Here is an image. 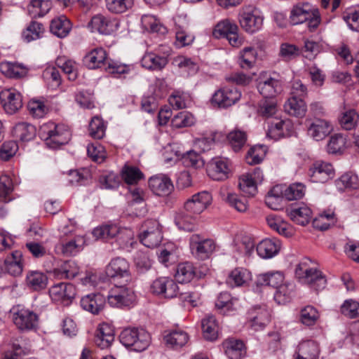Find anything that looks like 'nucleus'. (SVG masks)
Wrapping results in <instances>:
<instances>
[{
    "label": "nucleus",
    "instance_id": "obj_1",
    "mask_svg": "<svg viewBox=\"0 0 359 359\" xmlns=\"http://www.w3.org/2000/svg\"><path fill=\"white\" fill-rule=\"evenodd\" d=\"M39 134L50 148L67 143L71 137L69 130L65 126L53 122L43 123L39 128Z\"/></svg>",
    "mask_w": 359,
    "mask_h": 359
},
{
    "label": "nucleus",
    "instance_id": "obj_2",
    "mask_svg": "<svg viewBox=\"0 0 359 359\" xmlns=\"http://www.w3.org/2000/svg\"><path fill=\"white\" fill-rule=\"evenodd\" d=\"M119 338L124 346L137 352L147 349L151 341L149 332L142 328L127 327L121 332Z\"/></svg>",
    "mask_w": 359,
    "mask_h": 359
},
{
    "label": "nucleus",
    "instance_id": "obj_3",
    "mask_svg": "<svg viewBox=\"0 0 359 359\" xmlns=\"http://www.w3.org/2000/svg\"><path fill=\"white\" fill-rule=\"evenodd\" d=\"M290 21L292 25L306 22L310 31L315 30L320 22L319 12L308 3L299 4L290 11Z\"/></svg>",
    "mask_w": 359,
    "mask_h": 359
},
{
    "label": "nucleus",
    "instance_id": "obj_4",
    "mask_svg": "<svg viewBox=\"0 0 359 359\" xmlns=\"http://www.w3.org/2000/svg\"><path fill=\"white\" fill-rule=\"evenodd\" d=\"M309 263V260L305 259L297 266L295 269L296 277L302 283L309 285L316 291L324 289L327 283L325 276L318 269L310 268Z\"/></svg>",
    "mask_w": 359,
    "mask_h": 359
},
{
    "label": "nucleus",
    "instance_id": "obj_5",
    "mask_svg": "<svg viewBox=\"0 0 359 359\" xmlns=\"http://www.w3.org/2000/svg\"><path fill=\"white\" fill-rule=\"evenodd\" d=\"M10 313L14 325L22 332L35 330L39 326V315L29 309L17 305Z\"/></svg>",
    "mask_w": 359,
    "mask_h": 359
},
{
    "label": "nucleus",
    "instance_id": "obj_6",
    "mask_svg": "<svg viewBox=\"0 0 359 359\" xmlns=\"http://www.w3.org/2000/svg\"><path fill=\"white\" fill-rule=\"evenodd\" d=\"M124 283H114L107 295V302L111 307L125 308L135 304L136 295L133 289Z\"/></svg>",
    "mask_w": 359,
    "mask_h": 359
},
{
    "label": "nucleus",
    "instance_id": "obj_7",
    "mask_svg": "<svg viewBox=\"0 0 359 359\" xmlns=\"http://www.w3.org/2000/svg\"><path fill=\"white\" fill-rule=\"evenodd\" d=\"M105 272L114 283L128 284L131 280L130 264L122 257L112 259L106 266Z\"/></svg>",
    "mask_w": 359,
    "mask_h": 359
},
{
    "label": "nucleus",
    "instance_id": "obj_8",
    "mask_svg": "<svg viewBox=\"0 0 359 359\" xmlns=\"http://www.w3.org/2000/svg\"><path fill=\"white\" fill-rule=\"evenodd\" d=\"M142 229L140 234L141 243L149 248L157 247L163 238L158 222L155 219H148L144 222Z\"/></svg>",
    "mask_w": 359,
    "mask_h": 359
},
{
    "label": "nucleus",
    "instance_id": "obj_9",
    "mask_svg": "<svg viewBox=\"0 0 359 359\" xmlns=\"http://www.w3.org/2000/svg\"><path fill=\"white\" fill-rule=\"evenodd\" d=\"M149 290L155 295L170 299L177 296L179 287L172 278L160 277L151 283Z\"/></svg>",
    "mask_w": 359,
    "mask_h": 359
},
{
    "label": "nucleus",
    "instance_id": "obj_10",
    "mask_svg": "<svg viewBox=\"0 0 359 359\" xmlns=\"http://www.w3.org/2000/svg\"><path fill=\"white\" fill-rule=\"evenodd\" d=\"M118 26L116 20L100 14L93 16L88 25L91 32H97L104 35L112 34L118 29Z\"/></svg>",
    "mask_w": 359,
    "mask_h": 359
},
{
    "label": "nucleus",
    "instance_id": "obj_11",
    "mask_svg": "<svg viewBox=\"0 0 359 359\" xmlns=\"http://www.w3.org/2000/svg\"><path fill=\"white\" fill-rule=\"evenodd\" d=\"M212 195L207 191L194 194L184 203L186 212L193 215H199L203 212L211 203Z\"/></svg>",
    "mask_w": 359,
    "mask_h": 359
},
{
    "label": "nucleus",
    "instance_id": "obj_12",
    "mask_svg": "<svg viewBox=\"0 0 359 359\" xmlns=\"http://www.w3.org/2000/svg\"><path fill=\"white\" fill-rule=\"evenodd\" d=\"M0 101L8 114H14L22 107V96L13 88H6L0 92Z\"/></svg>",
    "mask_w": 359,
    "mask_h": 359
},
{
    "label": "nucleus",
    "instance_id": "obj_13",
    "mask_svg": "<svg viewBox=\"0 0 359 359\" xmlns=\"http://www.w3.org/2000/svg\"><path fill=\"white\" fill-rule=\"evenodd\" d=\"M93 236L97 239L109 240L116 237L117 235L120 236H126L129 241L126 242V245L132 244L133 233L130 229H121L116 224L102 225L93 229Z\"/></svg>",
    "mask_w": 359,
    "mask_h": 359
},
{
    "label": "nucleus",
    "instance_id": "obj_14",
    "mask_svg": "<svg viewBox=\"0 0 359 359\" xmlns=\"http://www.w3.org/2000/svg\"><path fill=\"white\" fill-rule=\"evenodd\" d=\"M190 248L198 259H205L214 252L215 244L211 239L201 240L198 234H194L190 238Z\"/></svg>",
    "mask_w": 359,
    "mask_h": 359
},
{
    "label": "nucleus",
    "instance_id": "obj_15",
    "mask_svg": "<svg viewBox=\"0 0 359 359\" xmlns=\"http://www.w3.org/2000/svg\"><path fill=\"white\" fill-rule=\"evenodd\" d=\"M294 130V126L290 119L275 118L268 123L266 135L271 139L278 140L290 136Z\"/></svg>",
    "mask_w": 359,
    "mask_h": 359
},
{
    "label": "nucleus",
    "instance_id": "obj_16",
    "mask_svg": "<svg viewBox=\"0 0 359 359\" xmlns=\"http://www.w3.org/2000/svg\"><path fill=\"white\" fill-rule=\"evenodd\" d=\"M241 97V93L236 88H222L213 94L212 102L226 108L236 103Z\"/></svg>",
    "mask_w": 359,
    "mask_h": 359
},
{
    "label": "nucleus",
    "instance_id": "obj_17",
    "mask_svg": "<svg viewBox=\"0 0 359 359\" xmlns=\"http://www.w3.org/2000/svg\"><path fill=\"white\" fill-rule=\"evenodd\" d=\"M75 294V288L70 283H60L49 289V294L52 300L64 305H68Z\"/></svg>",
    "mask_w": 359,
    "mask_h": 359
},
{
    "label": "nucleus",
    "instance_id": "obj_18",
    "mask_svg": "<svg viewBox=\"0 0 359 359\" xmlns=\"http://www.w3.org/2000/svg\"><path fill=\"white\" fill-rule=\"evenodd\" d=\"M148 184L150 190L158 196H167L174 189L170 178L163 174H158L151 177L149 179Z\"/></svg>",
    "mask_w": 359,
    "mask_h": 359
},
{
    "label": "nucleus",
    "instance_id": "obj_19",
    "mask_svg": "<svg viewBox=\"0 0 359 359\" xmlns=\"http://www.w3.org/2000/svg\"><path fill=\"white\" fill-rule=\"evenodd\" d=\"M263 20V17L256 9L244 11L239 18L241 27L249 33H255L259 30L262 27Z\"/></svg>",
    "mask_w": 359,
    "mask_h": 359
},
{
    "label": "nucleus",
    "instance_id": "obj_20",
    "mask_svg": "<svg viewBox=\"0 0 359 359\" xmlns=\"http://www.w3.org/2000/svg\"><path fill=\"white\" fill-rule=\"evenodd\" d=\"M334 170L332 164L318 161L313 163L309 169V175L313 182L324 183L333 177Z\"/></svg>",
    "mask_w": 359,
    "mask_h": 359
},
{
    "label": "nucleus",
    "instance_id": "obj_21",
    "mask_svg": "<svg viewBox=\"0 0 359 359\" xmlns=\"http://www.w3.org/2000/svg\"><path fill=\"white\" fill-rule=\"evenodd\" d=\"M163 49V55H158L155 53H147L142 59L143 67L150 70H161L168 64V56L170 53V49L168 46H161Z\"/></svg>",
    "mask_w": 359,
    "mask_h": 359
},
{
    "label": "nucleus",
    "instance_id": "obj_22",
    "mask_svg": "<svg viewBox=\"0 0 359 359\" xmlns=\"http://www.w3.org/2000/svg\"><path fill=\"white\" fill-rule=\"evenodd\" d=\"M259 93L266 98H273L280 93L283 90L280 80L271 76H260L257 82Z\"/></svg>",
    "mask_w": 359,
    "mask_h": 359
},
{
    "label": "nucleus",
    "instance_id": "obj_23",
    "mask_svg": "<svg viewBox=\"0 0 359 359\" xmlns=\"http://www.w3.org/2000/svg\"><path fill=\"white\" fill-rule=\"evenodd\" d=\"M154 88V95L144 96L142 100V109L148 113H153L157 109L158 100L163 97L165 92V81L163 79H156Z\"/></svg>",
    "mask_w": 359,
    "mask_h": 359
},
{
    "label": "nucleus",
    "instance_id": "obj_24",
    "mask_svg": "<svg viewBox=\"0 0 359 359\" xmlns=\"http://www.w3.org/2000/svg\"><path fill=\"white\" fill-rule=\"evenodd\" d=\"M207 172L213 180H224L229 177L230 168L226 158H215L208 164Z\"/></svg>",
    "mask_w": 359,
    "mask_h": 359
},
{
    "label": "nucleus",
    "instance_id": "obj_25",
    "mask_svg": "<svg viewBox=\"0 0 359 359\" xmlns=\"http://www.w3.org/2000/svg\"><path fill=\"white\" fill-rule=\"evenodd\" d=\"M320 353V345L317 341L302 340L297 346L294 359H318Z\"/></svg>",
    "mask_w": 359,
    "mask_h": 359
},
{
    "label": "nucleus",
    "instance_id": "obj_26",
    "mask_svg": "<svg viewBox=\"0 0 359 359\" xmlns=\"http://www.w3.org/2000/svg\"><path fill=\"white\" fill-rule=\"evenodd\" d=\"M109 60L107 51L102 47L91 50L83 58L86 66L91 69L101 67L105 69Z\"/></svg>",
    "mask_w": 359,
    "mask_h": 359
},
{
    "label": "nucleus",
    "instance_id": "obj_27",
    "mask_svg": "<svg viewBox=\"0 0 359 359\" xmlns=\"http://www.w3.org/2000/svg\"><path fill=\"white\" fill-rule=\"evenodd\" d=\"M330 122L323 118L313 119L308 126V134L313 140L320 141L325 139L332 130Z\"/></svg>",
    "mask_w": 359,
    "mask_h": 359
},
{
    "label": "nucleus",
    "instance_id": "obj_28",
    "mask_svg": "<svg viewBox=\"0 0 359 359\" xmlns=\"http://www.w3.org/2000/svg\"><path fill=\"white\" fill-rule=\"evenodd\" d=\"M270 312L265 307H255L250 313L249 325L255 331L263 330L270 322Z\"/></svg>",
    "mask_w": 359,
    "mask_h": 359
},
{
    "label": "nucleus",
    "instance_id": "obj_29",
    "mask_svg": "<svg viewBox=\"0 0 359 359\" xmlns=\"http://www.w3.org/2000/svg\"><path fill=\"white\" fill-rule=\"evenodd\" d=\"M105 303L106 298L100 293L87 294L80 302L82 309L93 314H98L104 309Z\"/></svg>",
    "mask_w": 359,
    "mask_h": 359
},
{
    "label": "nucleus",
    "instance_id": "obj_30",
    "mask_svg": "<svg viewBox=\"0 0 359 359\" xmlns=\"http://www.w3.org/2000/svg\"><path fill=\"white\" fill-rule=\"evenodd\" d=\"M221 199L233 207L238 212L247 210L248 205L245 198H240L228 185H223L219 192Z\"/></svg>",
    "mask_w": 359,
    "mask_h": 359
},
{
    "label": "nucleus",
    "instance_id": "obj_31",
    "mask_svg": "<svg viewBox=\"0 0 359 359\" xmlns=\"http://www.w3.org/2000/svg\"><path fill=\"white\" fill-rule=\"evenodd\" d=\"M222 346L226 355L229 359H242L246 355V346L240 339H227L223 342Z\"/></svg>",
    "mask_w": 359,
    "mask_h": 359
},
{
    "label": "nucleus",
    "instance_id": "obj_32",
    "mask_svg": "<svg viewBox=\"0 0 359 359\" xmlns=\"http://www.w3.org/2000/svg\"><path fill=\"white\" fill-rule=\"evenodd\" d=\"M114 340V330L108 323L99 325L95 335V344L102 349L109 348Z\"/></svg>",
    "mask_w": 359,
    "mask_h": 359
},
{
    "label": "nucleus",
    "instance_id": "obj_33",
    "mask_svg": "<svg viewBox=\"0 0 359 359\" xmlns=\"http://www.w3.org/2000/svg\"><path fill=\"white\" fill-rule=\"evenodd\" d=\"M287 216L297 224L305 226L312 218V211L306 205L292 206L286 210Z\"/></svg>",
    "mask_w": 359,
    "mask_h": 359
},
{
    "label": "nucleus",
    "instance_id": "obj_34",
    "mask_svg": "<svg viewBox=\"0 0 359 359\" xmlns=\"http://www.w3.org/2000/svg\"><path fill=\"white\" fill-rule=\"evenodd\" d=\"M22 254L20 251H13L4 260L3 270L13 276H19L22 272Z\"/></svg>",
    "mask_w": 359,
    "mask_h": 359
},
{
    "label": "nucleus",
    "instance_id": "obj_35",
    "mask_svg": "<svg viewBox=\"0 0 359 359\" xmlns=\"http://www.w3.org/2000/svg\"><path fill=\"white\" fill-rule=\"evenodd\" d=\"M280 249V242L277 239H264L257 246L258 255L264 259H269L276 255Z\"/></svg>",
    "mask_w": 359,
    "mask_h": 359
},
{
    "label": "nucleus",
    "instance_id": "obj_36",
    "mask_svg": "<svg viewBox=\"0 0 359 359\" xmlns=\"http://www.w3.org/2000/svg\"><path fill=\"white\" fill-rule=\"evenodd\" d=\"M266 222L271 229L285 237H291L293 234L292 226L280 216L273 214L266 217Z\"/></svg>",
    "mask_w": 359,
    "mask_h": 359
},
{
    "label": "nucleus",
    "instance_id": "obj_37",
    "mask_svg": "<svg viewBox=\"0 0 359 359\" xmlns=\"http://www.w3.org/2000/svg\"><path fill=\"white\" fill-rule=\"evenodd\" d=\"M203 337L208 341H215L218 337V323L215 317L208 314L201 320Z\"/></svg>",
    "mask_w": 359,
    "mask_h": 359
},
{
    "label": "nucleus",
    "instance_id": "obj_38",
    "mask_svg": "<svg viewBox=\"0 0 359 359\" xmlns=\"http://www.w3.org/2000/svg\"><path fill=\"white\" fill-rule=\"evenodd\" d=\"M26 284L31 290L39 291L44 289L48 284L47 276L39 271H29L26 276Z\"/></svg>",
    "mask_w": 359,
    "mask_h": 359
},
{
    "label": "nucleus",
    "instance_id": "obj_39",
    "mask_svg": "<svg viewBox=\"0 0 359 359\" xmlns=\"http://www.w3.org/2000/svg\"><path fill=\"white\" fill-rule=\"evenodd\" d=\"M284 278V274L281 271H269L259 275L257 279V284L261 286H269L277 288L283 283Z\"/></svg>",
    "mask_w": 359,
    "mask_h": 359
},
{
    "label": "nucleus",
    "instance_id": "obj_40",
    "mask_svg": "<svg viewBox=\"0 0 359 359\" xmlns=\"http://www.w3.org/2000/svg\"><path fill=\"white\" fill-rule=\"evenodd\" d=\"M51 8L50 0H31L27 6V11L32 18H36L44 16Z\"/></svg>",
    "mask_w": 359,
    "mask_h": 359
},
{
    "label": "nucleus",
    "instance_id": "obj_41",
    "mask_svg": "<svg viewBox=\"0 0 359 359\" xmlns=\"http://www.w3.org/2000/svg\"><path fill=\"white\" fill-rule=\"evenodd\" d=\"M284 109L286 113L296 117H303L306 112V105L304 100L295 97H291L287 100L284 104Z\"/></svg>",
    "mask_w": 359,
    "mask_h": 359
},
{
    "label": "nucleus",
    "instance_id": "obj_42",
    "mask_svg": "<svg viewBox=\"0 0 359 359\" xmlns=\"http://www.w3.org/2000/svg\"><path fill=\"white\" fill-rule=\"evenodd\" d=\"M71 28L70 21L64 15L53 19L50 25V32L60 38L67 36Z\"/></svg>",
    "mask_w": 359,
    "mask_h": 359
},
{
    "label": "nucleus",
    "instance_id": "obj_43",
    "mask_svg": "<svg viewBox=\"0 0 359 359\" xmlns=\"http://www.w3.org/2000/svg\"><path fill=\"white\" fill-rule=\"evenodd\" d=\"M295 285L293 283H285L276 288L274 299L279 304L289 302L294 295Z\"/></svg>",
    "mask_w": 359,
    "mask_h": 359
},
{
    "label": "nucleus",
    "instance_id": "obj_44",
    "mask_svg": "<svg viewBox=\"0 0 359 359\" xmlns=\"http://www.w3.org/2000/svg\"><path fill=\"white\" fill-rule=\"evenodd\" d=\"M250 279V272L243 268H236L229 275L226 283L231 287H240L245 285Z\"/></svg>",
    "mask_w": 359,
    "mask_h": 359
},
{
    "label": "nucleus",
    "instance_id": "obj_45",
    "mask_svg": "<svg viewBox=\"0 0 359 359\" xmlns=\"http://www.w3.org/2000/svg\"><path fill=\"white\" fill-rule=\"evenodd\" d=\"M13 135L23 142L33 140L36 135V128L27 123H18L13 130Z\"/></svg>",
    "mask_w": 359,
    "mask_h": 359
},
{
    "label": "nucleus",
    "instance_id": "obj_46",
    "mask_svg": "<svg viewBox=\"0 0 359 359\" xmlns=\"http://www.w3.org/2000/svg\"><path fill=\"white\" fill-rule=\"evenodd\" d=\"M141 22L144 29L150 32L164 35L168 32L167 28L154 15H144Z\"/></svg>",
    "mask_w": 359,
    "mask_h": 359
},
{
    "label": "nucleus",
    "instance_id": "obj_47",
    "mask_svg": "<svg viewBox=\"0 0 359 359\" xmlns=\"http://www.w3.org/2000/svg\"><path fill=\"white\" fill-rule=\"evenodd\" d=\"M238 31L237 25L229 19H224L219 21L215 27L212 35L217 38H226L229 34Z\"/></svg>",
    "mask_w": 359,
    "mask_h": 359
},
{
    "label": "nucleus",
    "instance_id": "obj_48",
    "mask_svg": "<svg viewBox=\"0 0 359 359\" xmlns=\"http://www.w3.org/2000/svg\"><path fill=\"white\" fill-rule=\"evenodd\" d=\"M284 198L283 189L280 186L273 187L265 197L266 205L272 210H279Z\"/></svg>",
    "mask_w": 359,
    "mask_h": 359
},
{
    "label": "nucleus",
    "instance_id": "obj_49",
    "mask_svg": "<svg viewBox=\"0 0 359 359\" xmlns=\"http://www.w3.org/2000/svg\"><path fill=\"white\" fill-rule=\"evenodd\" d=\"M335 185L340 191L346 189H356L359 187L358 176L352 172L344 173L335 181Z\"/></svg>",
    "mask_w": 359,
    "mask_h": 359
},
{
    "label": "nucleus",
    "instance_id": "obj_50",
    "mask_svg": "<svg viewBox=\"0 0 359 359\" xmlns=\"http://www.w3.org/2000/svg\"><path fill=\"white\" fill-rule=\"evenodd\" d=\"M188 334L180 330H173L165 336V343L174 348H181L189 341Z\"/></svg>",
    "mask_w": 359,
    "mask_h": 359
},
{
    "label": "nucleus",
    "instance_id": "obj_51",
    "mask_svg": "<svg viewBox=\"0 0 359 359\" xmlns=\"http://www.w3.org/2000/svg\"><path fill=\"white\" fill-rule=\"evenodd\" d=\"M227 140L232 149L239 151L245 145L247 141V134L245 131L235 128L227 135Z\"/></svg>",
    "mask_w": 359,
    "mask_h": 359
},
{
    "label": "nucleus",
    "instance_id": "obj_52",
    "mask_svg": "<svg viewBox=\"0 0 359 359\" xmlns=\"http://www.w3.org/2000/svg\"><path fill=\"white\" fill-rule=\"evenodd\" d=\"M195 276V269L190 262L181 263L177 265L175 278L179 283H189Z\"/></svg>",
    "mask_w": 359,
    "mask_h": 359
},
{
    "label": "nucleus",
    "instance_id": "obj_53",
    "mask_svg": "<svg viewBox=\"0 0 359 359\" xmlns=\"http://www.w3.org/2000/svg\"><path fill=\"white\" fill-rule=\"evenodd\" d=\"M79 272L77 264L74 261L64 262L59 268L54 270L55 276L60 278H73Z\"/></svg>",
    "mask_w": 359,
    "mask_h": 359
},
{
    "label": "nucleus",
    "instance_id": "obj_54",
    "mask_svg": "<svg viewBox=\"0 0 359 359\" xmlns=\"http://www.w3.org/2000/svg\"><path fill=\"white\" fill-rule=\"evenodd\" d=\"M56 65L67 75L69 80L74 81L77 78V65L74 61L60 57L56 60Z\"/></svg>",
    "mask_w": 359,
    "mask_h": 359
},
{
    "label": "nucleus",
    "instance_id": "obj_55",
    "mask_svg": "<svg viewBox=\"0 0 359 359\" xmlns=\"http://www.w3.org/2000/svg\"><path fill=\"white\" fill-rule=\"evenodd\" d=\"M13 191V184L10 176L2 175L0 176V202L8 203L13 198L11 194Z\"/></svg>",
    "mask_w": 359,
    "mask_h": 359
},
{
    "label": "nucleus",
    "instance_id": "obj_56",
    "mask_svg": "<svg viewBox=\"0 0 359 359\" xmlns=\"http://www.w3.org/2000/svg\"><path fill=\"white\" fill-rule=\"evenodd\" d=\"M105 2L107 10L115 14L126 13L134 4V0H105Z\"/></svg>",
    "mask_w": 359,
    "mask_h": 359
},
{
    "label": "nucleus",
    "instance_id": "obj_57",
    "mask_svg": "<svg viewBox=\"0 0 359 359\" xmlns=\"http://www.w3.org/2000/svg\"><path fill=\"white\" fill-rule=\"evenodd\" d=\"M44 32L43 25L36 21H32L25 30L22 32L24 39L30 42L41 38Z\"/></svg>",
    "mask_w": 359,
    "mask_h": 359
},
{
    "label": "nucleus",
    "instance_id": "obj_58",
    "mask_svg": "<svg viewBox=\"0 0 359 359\" xmlns=\"http://www.w3.org/2000/svg\"><path fill=\"white\" fill-rule=\"evenodd\" d=\"M121 177L126 183L135 184L144 177V175L138 168L126 165L122 168Z\"/></svg>",
    "mask_w": 359,
    "mask_h": 359
},
{
    "label": "nucleus",
    "instance_id": "obj_59",
    "mask_svg": "<svg viewBox=\"0 0 359 359\" xmlns=\"http://www.w3.org/2000/svg\"><path fill=\"white\" fill-rule=\"evenodd\" d=\"M106 128L104 121L95 116L89 123V135L94 139L100 140L105 135Z\"/></svg>",
    "mask_w": 359,
    "mask_h": 359
},
{
    "label": "nucleus",
    "instance_id": "obj_60",
    "mask_svg": "<svg viewBox=\"0 0 359 359\" xmlns=\"http://www.w3.org/2000/svg\"><path fill=\"white\" fill-rule=\"evenodd\" d=\"M194 215L189 213L188 212L180 211L177 213L175 217V222L179 229L191 231L194 229Z\"/></svg>",
    "mask_w": 359,
    "mask_h": 359
},
{
    "label": "nucleus",
    "instance_id": "obj_61",
    "mask_svg": "<svg viewBox=\"0 0 359 359\" xmlns=\"http://www.w3.org/2000/svg\"><path fill=\"white\" fill-rule=\"evenodd\" d=\"M177 156L181 157L186 167L198 168L204 165V162L201 156L194 151L191 150L183 154L177 153Z\"/></svg>",
    "mask_w": 359,
    "mask_h": 359
},
{
    "label": "nucleus",
    "instance_id": "obj_62",
    "mask_svg": "<svg viewBox=\"0 0 359 359\" xmlns=\"http://www.w3.org/2000/svg\"><path fill=\"white\" fill-rule=\"evenodd\" d=\"M305 188L302 183H292L283 190L284 198L287 201L300 199L305 194Z\"/></svg>",
    "mask_w": 359,
    "mask_h": 359
},
{
    "label": "nucleus",
    "instance_id": "obj_63",
    "mask_svg": "<svg viewBox=\"0 0 359 359\" xmlns=\"http://www.w3.org/2000/svg\"><path fill=\"white\" fill-rule=\"evenodd\" d=\"M257 51L252 47L245 48L240 55V66L243 69H250L253 67L257 59Z\"/></svg>",
    "mask_w": 359,
    "mask_h": 359
},
{
    "label": "nucleus",
    "instance_id": "obj_64",
    "mask_svg": "<svg viewBox=\"0 0 359 359\" xmlns=\"http://www.w3.org/2000/svg\"><path fill=\"white\" fill-rule=\"evenodd\" d=\"M257 183L253 181L250 175L244 174L239 178L238 187L247 196H253L257 194Z\"/></svg>",
    "mask_w": 359,
    "mask_h": 359
}]
</instances>
